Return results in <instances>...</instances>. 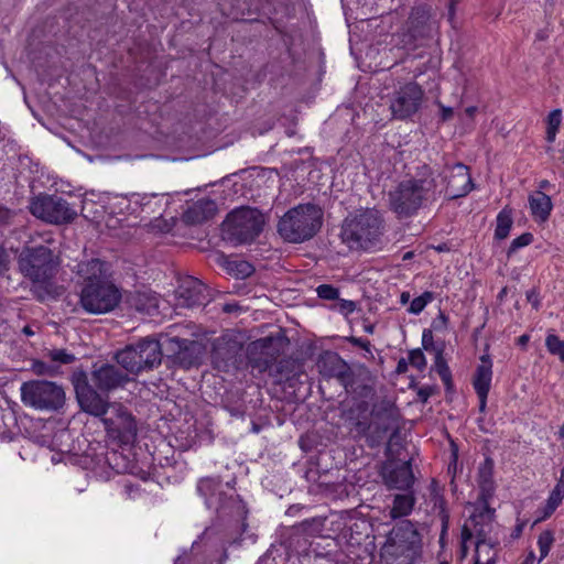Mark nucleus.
<instances>
[{
  "label": "nucleus",
  "mask_w": 564,
  "mask_h": 564,
  "mask_svg": "<svg viewBox=\"0 0 564 564\" xmlns=\"http://www.w3.org/2000/svg\"><path fill=\"white\" fill-rule=\"evenodd\" d=\"M437 185L433 171L423 165L416 175L405 178L389 192L390 209L398 218H410L436 200Z\"/></svg>",
  "instance_id": "1"
},
{
  "label": "nucleus",
  "mask_w": 564,
  "mask_h": 564,
  "mask_svg": "<svg viewBox=\"0 0 564 564\" xmlns=\"http://www.w3.org/2000/svg\"><path fill=\"white\" fill-rule=\"evenodd\" d=\"M77 273L85 280L79 304L89 314H106L115 310L121 300L119 289L105 276L104 263L91 259L77 265Z\"/></svg>",
  "instance_id": "2"
},
{
  "label": "nucleus",
  "mask_w": 564,
  "mask_h": 564,
  "mask_svg": "<svg viewBox=\"0 0 564 564\" xmlns=\"http://www.w3.org/2000/svg\"><path fill=\"white\" fill-rule=\"evenodd\" d=\"M18 264L21 273L31 280V291L40 301L58 295V288L53 282L57 271V259L50 248L39 246L21 251Z\"/></svg>",
  "instance_id": "3"
},
{
  "label": "nucleus",
  "mask_w": 564,
  "mask_h": 564,
  "mask_svg": "<svg viewBox=\"0 0 564 564\" xmlns=\"http://www.w3.org/2000/svg\"><path fill=\"white\" fill-rule=\"evenodd\" d=\"M421 558V535L409 521L395 525L380 549L382 564H417Z\"/></svg>",
  "instance_id": "4"
},
{
  "label": "nucleus",
  "mask_w": 564,
  "mask_h": 564,
  "mask_svg": "<svg viewBox=\"0 0 564 564\" xmlns=\"http://www.w3.org/2000/svg\"><path fill=\"white\" fill-rule=\"evenodd\" d=\"M382 231L383 219L379 210L360 209L345 219L341 239L351 250H368L378 245Z\"/></svg>",
  "instance_id": "5"
},
{
  "label": "nucleus",
  "mask_w": 564,
  "mask_h": 564,
  "mask_svg": "<svg viewBox=\"0 0 564 564\" xmlns=\"http://www.w3.org/2000/svg\"><path fill=\"white\" fill-rule=\"evenodd\" d=\"M322 209L313 204L293 207L279 221V234L289 242L311 239L322 226Z\"/></svg>",
  "instance_id": "6"
},
{
  "label": "nucleus",
  "mask_w": 564,
  "mask_h": 564,
  "mask_svg": "<svg viewBox=\"0 0 564 564\" xmlns=\"http://www.w3.org/2000/svg\"><path fill=\"white\" fill-rule=\"evenodd\" d=\"M162 347L163 345H161L158 339L145 337L118 351L116 354V360L127 371L139 373L161 364Z\"/></svg>",
  "instance_id": "7"
},
{
  "label": "nucleus",
  "mask_w": 564,
  "mask_h": 564,
  "mask_svg": "<svg viewBox=\"0 0 564 564\" xmlns=\"http://www.w3.org/2000/svg\"><path fill=\"white\" fill-rule=\"evenodd\" d=\"M21 400L24 405L39 411H57L65 403L64 389L47 380H31L21 386Z\"/></svg>",
  "instance_id": "8"
},
{
  "label": "nucleus",
  "mask_w": 564,
  "mask_h": 564,
  "mask_svg": "<svg viewBox=\"0 0 564 564\" xmlns=\"http://www.w3.org/2000/svg\"><path fill=\"white\" fill-rule=\"evenodd\" d=\"M264 216L257 208L241 207L231 212L225 224L227 238L235 243L252 241L262 231Z\"/></svg>",
  "instance_id": "9"
},
{
  "label": "nucleus",
  "mask_w": 564,
  "mask_h": 564,
  "mask_svg": "<svg viewBox=\"0 0 564 564\" xmlns=\"http://www.w3.org/2000/svg\"><path fill=\"white\" fill-rule=\"evenodd\" d=\"M494 516L495 510L489 508L486 500H484L474 509L464 524V536L466 539L475 538L476 547L480 544H486L488 547L494 549L497 543V538L492 536L495 530Z\"/></svg>",
  "instance_id": "10"
},
{
  "label": "nucleus",
  "mask_w": 564,
  "mask_h": 564,
  "mask_svg": "<svg viewBox=\"0 0 564 564\" xmlns=\"http://www.w3.org/2000/svg\"><path fill=\"white\" fill-rule=\"evenodd\" d=\"M33 216L50 224L72 221L77 213L62 197L55 195H39L30 205Z\"/></svg>",
  "instance_id": "11"
},
{
  "label": "nucleus",
  "mask_w": 564,
  "mask_h": 564,
  "mask_svg": "<svg viewBox=\"0 0 564 564\" xmlns=\"http://www.w3.org/2000/svg\"><path fill=\"white\" fill-rule=\"evenodd\" d=\"M73 383L76 399L84 412L97 417H101L107 413L110 408L108 399L94 389L85 372L75 373Z\"/></svg>",
  "instance_id": "12"
},
{
  "label": "nucleus",
  "mask_w": 564,
  "mask_h": 564,
  "mask_svg": "<svg viewBox=\"0 0 564 564\" xmlns=\"http://www.w3.org/2000/svg\"><path fill=\"white\" fill-rule=\"evenodd\" d=\"M424 97L421 86L409 82L397 89L390 102L392 117L404 120L412 117L420 109Z\"/></svg>",
  "instance_id": "13"
},
{
  "label": "nucleus",
  "mask_w": 564,
  "mask_h": 564,
  "mask_svg": "<svg viewBox=\"0 0 564 564\" xmlns=\"http://www.w3.org/2000/svg\"><path fill=\"white\" fill-rule=\"evenodd\" d=\"M163 347L174 364L184 369L198 366L203 359L205 348L196 340L181 339L178 337H166Z\"/></svg>",
  "instance_id": "14"
},
{
  "label": "nucleus",
  "mask_w": 564,
  "mask_h": 564,
  "mask_svg": "<svg viewBox=\"0 0 564 564\" xmlns=\"http://www.w3.org/2000/svg\"><path fill=\"white\" fill-rule=\"evenodd\" d=\"M354 392L359 394L361 399H356L352 405L346 412V419L351 427L359 434L365 435L371 427L368 420L369 402L375 391L371 383H365L360 387L352 388Z\"/></svg>",
  "instance_id": "15"
},
{
  "label": "nucleus",
  "mask_w": 564,
  "mask_h": 564,
  "mask_svg": "<svg viewBox=\"0 0 564 564\" xmlns=\"http://www.w3.org/2000/svg\"><path fill=\"white\" fill-rule=\"evenodd\" d=\"M447 182L446 194L449 198L466 196L474 187L469 170L463 163H456L444 171Z\"/></svg>",
  "instance_id": "16"
},
{
  "label": "nucleus",
  "mask_w": 564,
  "mask_h": 564,
  "mask_svg": "<svg viewBox=\"0 0 564 564\" xmlns=\"http://www.w3.org/2000/svg\"><path fill=\"white\" fill-rule=\"evenodd\" d=\"M382 478L389 489L408 490L414 482L411 462L387 463L382 467Z\"/></svg>",
  "instance_id": "17"
},
{
  "label": "nucleus",
  "mask_w": 564,
  "mask_h": 564,
  "mask_svg": "<svg viewBox=\"0 0 564 564\" xmlns=\"http://www.w3.org/2000/svg\"><path fill=\"white\" fill-rule=\"evenodd\" d=\"M206 286L197 279L187 276L180 282L176 290L178 305L193 307L207 301Z\"/></svg>",
  "instance_id": "18"
},
{
  "label": "nucleus",
  "mask_w": 564,
  "mask_h": 564,
  "mask_svg": "<svg viewBox=\"0 0 564 564\" xmlns=\"http://www.w3.org/2000/svg\"><path fill=\"white\" fill-rule=\"evenodd\" d=\"M91 383L102 392L113 390L127 381V376L112 365L94 367L90 375Z\"/></svg>",
  "instance_id": "19"
},
{
  "label": "nucleus",
  "mask_w": 564,
  "mask_h": 564,
  "mask_svg": "<svg viewBox=\"0 0 564 564\" xmlns=\"http://www.w3.org/2000/svg\"><path fill=\"white\" fill-rule=\"evenodd\" d=\"M371 415L373 417L378 438H381L389 430L394 429L399 420V413L395 405L386 400L373 405Z\"/></svg>",
  "instance_id": "20"
},
{
  "label": "nucleus",
  "mask_w": 564,
  "mask_h": 564,
  "mask_svg": "<svg viewBox=\"0 0 564 564\" xmlns=\"http://www.w3.org/2000/svg\"><path fill=\"white\" fill-rule=\"evenodd\" d=\"M110 408L116 413L117 420L112 417L104 419L102 422L107 430L117 431L129 436L137 434V426L132 415L121 404L113 403Z\"/></svg>",
  "instance_id": "21"
},
{
  "label": "nucleus",
  "mask_w": 564,
  "mask_h": 564,
  "mask_svg": "<svg viewBox=\"0 0 564 564\" xmlns=\"http://www.w3.org/2000/svg\"><path fill=\"white\" fill-rule=\"evenodd\" d=\"M319 372L327 377L339 378L346 383V377L348 375L347 364L335 352L325 354L317 364Z\"/></svg>",
  "instance_id": "22"
},
{
  "label": "nucleus",
  "mask_w": 564,
  "mask_h": 564,
  "mask_svg": "<svg viewBox=\"0 0 564 564\" xmlns=\"http://www.w3.org/2000/svg\"><path fill=\"white\" fill-rule=\"evenodd\" d=\"M237 350L236 343H230L225 337L216 339L212 352L213 364L218 369H225L229 364L235 362Z\"/></svg>",
  "instance_id": "23"
},
{
  "label": "nucleus",
  "mask_w": 564,
  "mask_h": 564,
  "mask_svg": "<svg viewBox=\"0 0 564 564\" xmlns=\"http://www.w3.org/2000/svg\"><path fill=\"white\" fill-rule=\"evenodd\" d=\"M563 499H564V481L561 479L555 485L553 490L551 491L543 508L536 510V512H535L536 518L533 521V523L531 524V528L534 524L550 518L553 514V512L557 509V507L562 503Z\"/></svg>",
  "instance_id": "24"
},
{
  "label": "nucleus",
  "mask_w": 564,
  "mask_h": 564,
  "mask_svg": "<svg viewBox=\"0 0 564 564\" xmlns=\"http://www.w3.org/2000/svg\"><path fill=\"white\" fill-rule=\"evenodd\" d=\"M219 488L220 481L215 478H204L197 485V490L205 497L207 505L217 510L225 508Z\"/></svg>",
  "instance_id": "25"
},
{
  "label": "nucleus",
  "mask_w": 564,
  "mask_h": 564,
  "mask_svg": "<svg viewBox=\"0 0 564 564\" xmlns=\"http://www.w3.org/2000/svg\"><path fill=\"white\" fill-rule=\"evenodd\" d=\"M492 370L489 359L481 358V364L477 367L473 384L477 395L488 394L491 387Z\"/></svg>",
  "instance_id": "26"
},
{
  "label": "nucleus",
  "mask_w": 564,
  "mask_h": 564,
  "mask_svg": "<svg viewBox=\"0 0 564 564\" xmlns=\"http://www.w3.org/2000/svg\"><path fill=\"white\" fill-rule=\"evenodd\" d=\"M478 485L481 490L484 500L489 498L495 490L494 482V460L486 457L485 460L478 467Z\"/></svg>",
  "instance_id": "27"
},
{
  "label": "nucleus",
  "mask_w": 564,
  "mask_h": 564,
  "mask_svg": "<svg viewBox=\"0 0 564 564\" xmlns=\"http://www.w3.org/2000/svg\"><path fill=\"white\" fill-rule=\"evenodd\" d=\"M216 204L209 199H200L196 202L185 214V218L189 223H202L214 216L216 213Z\"/></svg>",
  "instance_id": "28"
},
{
  "label": "nucleus",
  "mask_w": 564,
  "mask_h": 564,
  "mask_svg": "<svg viewBox=\"0 0 564 564\" xmlns=\"http://www.w3.org/2000/svg\"><path fill=\"white\" fill-rule=\"evenodd\" d=\"M553 208L551 197L541 191L531 195V215L536 220L544 223L547 220Z\"/></svg>",
  "instance_id": "29"
},
{
  "label": "nucleus",
  "mask_w": 564,
  "mask_h": 564,
  "mask_svg": "<svg viewBox=\"0 0 564 564\" xmlns=\"http://www.w3.org/2000/svg\"><path fill=\"white\" fill-rule=\"evenodd\" d=\"M415 503V498L412 492L395 495L390 510V517L398 519L406 517L411 513Z\"/></svg>",
  "instance_id": "30"
},
{
  "label": "nucleus",
  "mask_w": 564,
  "mask_h": 564,
  "mask_svg": "<svg viewBox=\"0 0 564 564\" xmlns=\"http://www.w3.org/2000/svg\"><path fill=\"white\" fill-rule=\"evenodd\" d=\"M159 304L160 299L151 292L138 293L133 299L135 310L145 315H153L158 311Z\"/></svg>",
  "instance_id": "31"
},
{
  "label": "nucleus",
  "mask_w": 564,
  "mask_h": 564,
  "mask_svg": "<svg viewBox=\"0 0 564 564\" xmlns=\"http://www.w3.org/2000/svg\"><path fill=\"white\" fill-rule=\"evenodd\" d=\"M429 20V12L425 8H416L408 20L409 30L413 37L425 35V24Z\"/></svg>",
  "instance_id": "32"
},
{
  "label": "nucleus",
  "mask_w": 564,
  "mask_h": 564,
  "mask_svg": "<svg viewBox=\"0 0 564 564\" xmlns=\"http://www.w3.org/2000/svg\"><path fill=\"white\" fill-rule=\"evenodd\" d=\"M512 217L510 210L503 208L497 216V225L495 236L498 239H505L508 237L512 227Z\"/></svg>",
  "instance_id": "33"
},
{
  "label": "nucleus",
  "mask_w": 564,
  "mask_h": 564,
  "mask_svg": "<svg viewBox=\"0 0 564 564\" xmlns=\"http://www.w3.org/2000/svg\"><path fill=\"white\" fill-rule=\"evenodd\" d=\"M562 122V111L561 109H555L551 111L546 118V141L549 143L554 142L557 130Z\"/></svg>",
  "instance_id": "34"
},
{
  "label": "nucleus",
  "mask_w": 564,
  "mask_h": 564,
  "mask_svg": "<svg viewBox=\"0 0 564 564\" xmlns=\"http://www.w3.org/2000/svg\"><path fill=\"white\" fill-rule=\"evenodd\" d=\"M554 541V532L552 530H545L538 536L536 545L540 553L538 558L539 562L543 561L549 555Z\"/></svg>",
  "instance_id": "35"
},
{
  "label": "nucleus",
  "mask_w": 564,
  "mask_h": 564,
  "mask_svg": "<svg viewBox=\"0 0 564 564\" xmlns=\"http://www.w3.org/2000/svg\"><path fill=\"white\" fill-rule=\"evenodd\" d=\"M545 346L549 352L564 362V340L554 334L547 335Z\"/></svg>",
  "instance_id": "36"
},
{
  "label": "nucleus",
  "mask_w": 564,
  "mask_h": 564,
  "mask_svg": "<svg viewBox=\"0 0 564 564\" xmlns=\"http://www.w3.org/2000/svg\"><path fill=\"white\" fill-rule=\"evenodd\" d=\"M474 564H496V551L486 544L477 546Z\"/></svg>",
  "instance_id": "37"
},
{
  "label": "nucleus",
  "mask_w": 564,
  "mask_h": 564,
  "mask_svg": "<svg viewBox=\"0 0 564 564\" xmlns=\"http://www.w3.org/2000/svg\"><path fill=\"white\" fill-rule=\"evenodd\" d=\"M434 300V294L430 291H425L423 294H421L420 296L413 299L411 302H410V306L408 308V312L410 314H414V315H417L420 314L424 308L425 306L431 303L432 301Z\"/></svg>",
  "instance_id": "38"
},
{
  "label": "nucleus",
  "mask_w": 564,
  "mask_h": 564,
  "mask_svg": "<svg viewBox=\"0 0 564 564\" xmlns=\"http://www.w3.org/2000/svg\"><path fill=\"white\" fill-rule=\"evenodd\" d=\"M434 370L438 373L442 381L446 387H449L452 383V375L451 370L443 358L442 354H437L434 361Z\"/></svg>",
  "instance_id": "39"
},
{
  "label": "nucleus",
  "mask_w": 564,
  "mask_h": 564,
  "mask_svg": "<svg viewBox=\"0 0 564 564\" xmlns=\"http://www.w3.org/2000/svg\"><path fill=\"white\" fill-rule=\"evenodd\" d=\"M228 270L236 273L237 276H249L253 269L250 263L246 261H231L228 262Z\"/></svg>",
  "instance_id": "40"
},
{
  "label": "nucleus",
  "mask_w": 564,
  "mask_h": 564,
  "mask_svg": "<svg viewBox=\"0 0 564 564\" xmlns=\"http://www.w3.org/2000/svg\"><path fill=\"white\" fill-rule=\"evenodd\" d=\"M409 362L417 370H423L426 366V359L420 348L413 349L409 352Z\"/></svg>",
  "instance_id": "41"
},
{
  "label": "nucleus",
  "mask_w": 564,
  "mask_h": 564,
  "mask_svg": "<svg viewBox=\"0 0 564 564\" xmlns=\"http://www.w3.org/2000/svg\"><path fill=\"white\" fill-rule=\"evenodd\" d=\"M32 371L39 376H45V375L52 376L57 371V369L55 366L47 365L46 362H44L42 360H34L32 362Z\"/></svg>",
  "instance_id": "42"
},
{
  "label": "nucleus",
  "mask_w": 564,
  "mask_h": 564,
  "mask_svg": "<svg viewBox=\"0 0 564 564\" xmlns=\"http://www.w3.org/2000/svg\"><path fill=\"white\" fill-rule=\"evenodd\" d=\"M316 293L321 299L324 300H336L338 299L339 291L330 284H321L316 289Z\"/></svg>",
  "instance_id": "43"
},
{
  "label": "nucleus",
  "mask_w": 564,
  "mask_h": 564,
  "mask_svg": "<svg viewBox=\"0 0 564 564\" xmlns=\"http://www.w3.org/2000/svg\"><path fill=\"white\" fill-rule=\"evenodd\" d=\"M48 356L52 361H56V362L65 364V365L73 362L75 359L73 355L67 354L64 349L51 350L48 352Z\"/></svg>",
  "instance_id": "44"
},
{
  "label": "nucleus",
  "mask_w": 564,
  "mask_h": 564,
  "mask_svg": "<svg viewBox=\"0 0 564 564\" xmlns=\"http://www.w3.org/2000/svg\"><path fill=\"white\" fill-rule=\"evenodd\" d=\"M529 245V234L524 232L518 238L513 239L511 246L509 248L508 254L511 256L519 248L525 247Z\"/></svg>",
  "instance_id": "45"
},
{
  "label": "nucleus",
  "mask_w": 564,
  "mask_h": 564,
  "mask_svg": "<svg viewBox=\"0 0 564 564\" xmlns=\"http://www.w3.org/2000/svg\"><path fill=\"white\" fill-rule=\"evenodd\" d=\"M14 216L15 213L12 209L0 205V227L10 225Z\"/></svg>",
  "instance_id": "46"
},
{
  "label": "nucleus",
  "mask_w": 564,
  "mask_h": 564,
  "mask_svg": "<svg viewBox=\"0 0 564 564\" xmlns=\"http://www.w3.org/2000/svg\"><path fill=\"white\" fill-rule=\"evenodd\" d=\"M346 340L349 341L354 346L360 347L367 354L371 355V344L369 340L360 338V337H354V336L347 337Z\"/></svg>",
  "instance_id": "47"
},
{
  "label": "nucleus",
  "mask_w": 564,
  "mask_h": 564,
  "mask_svg": "<svg viewBox=\"0 0 564 564\" xmlns=\"http://www.w3.org/2000/svg\"><path fill=\"white\" fill-rule=\"evenodd\" d=\"M336 306L338 312H340L344 315L351 314L356 310L355 302L348 300H340Z\"/></svg>",
  "instance_id": "48"
},
{
  "label": "nucleus",
  "mask_w": 564,
  "mask_h": 564,
  "mask_svg": "<svg viewBox=\"0 0 564 564\" xmlns=\"http://www.w3.org/2000/svg\"><path fill=\"white\" fill-rule=\"evenodd\" d=\"M527 525V521L525 520H518L512 533H511V538L512 539H518L521 536L524 528Z\"/></svg>",
  "instance_id": "49"
},
{
  "label": "nucleus",
  "mask_w": 564,
  "mask_h": 564,
  "mask_svg": "<svg viewBox=\"0 0 564 564\" xmlns=\"http://www.w3.org/2000/svg\"><path fill=\"white\" fill-rule=\"evenodd\" d=\"M440 108H441V118L443 121H447L449 120L452 117H453V108L451 107H446L442 104H438Z\"/></svg>",
  "instance_id": "50"
},
{
  "label": "nucleus",
  "mask_w": 564,
  "mask_h": 564,
  "mask_svg": "<svg viewBox=\"0 0 564 564\" xmlns=\"http://www.w3.org/2000/svg\"><path fill=\"white\" fill-rule=\"evenodd\" d=\"M455 7H456V0H449L447 20L452 25H454V21H455Z\"/></svg>",
  "instance_id": "51"
},
{
  "label": "nucleus",
  "mask_w": 564,
  "mask_h": 564,
  "mask_svg": "<svg viewBox=\"0 0 564 564\" xmlns=\"http://www.w3.org/2000/svg\"><path fill=\"white\" fill-rule=\"evenodd\" d=\"M271 341H272L271 337H265V338H261V339L257 340L253 345H254V348L264 349L271 344Z\"/></svg>",
  "instance_id": "52"
},
{
  "label": "nucleus",
  "mask_w": 564,
  "mask_h": 564,
  "mask_svg": "<svg viewBox=\"0 0 564 564\" xmlns=\"http://www.w3.org/2000/svg\"><path fill=\"white\" fill-rule=\"evenodd\" d=\"M409 361H406L405 359H400L399 362H398V366H397V372L398 373H404L406 372L408 370V366H409Z\"/></svg>",
  "instance_id": "53"
},
{
  "label": "nucleus",
  "mask_w": 564,
  "mask_h": 564,
  "mask_svg": "<svg viewBox=\"0 0 564 564\" xmlns=\"http://www.w3.org/2000/svg\"><path fill=\"white\" fill-rule=\"evenodd\" d=\"M7 252L6 250L0 247V270L4 269L7 267Z\"/></svg>",
  "instance_id": "54"
},
{
  "label": "nucleus",
  "mask_w": 564,
  "mask_h": 564,
  "mask_svg": "<svg viewBox=\"0 0 564 564\" xmlns=\"http://www.w3.org/2000/svg\"><path fill=\"white\" fill-rule=\"evenodd\" d=\"M487 397L488 394L478 395L479 399V411L485 412L487 405Z\"/></svg>",
  "instance_id": "55"
},
{
  "label": "nucleus",
  "mask_w": 564,
  "mask_h": 564,
  "mask_svg": "<svg viewBox=\"0 0 564 564\" xmlns=\"http://www.w3.org/2000/svg\"><path fill=\"white\" fill-rule=\"evenodd\" d=\"M400 302L402 304H408L411 302V295L409 292H402L400 295Z\"/></svg>",
  "instance_id": "56"
},
{
  "label": "nucleus",
  "mask_w": 564,
  "mask_h": 564,
  "mask_svg": "<svg viewBox=\"0 0 564 564\" xmlns=\"http://www.w3.org/2000/svg\"><path fill=\"white\" fill-rule=\"evenodd\" d=\"M477 112V107L470 106L465 109V113L469 118H474L475 113Z\"/></svg>",
  "instance_id": "57"
},
{
  "label": "nucleus",
  "mask_w": 564,
  "mask_h": 564,
  "mask_svg": "<svg viewBox=\"0 0 564 564\" xmlns=\"http://www.w3.org/2000/svg\"><path fill=\"white\" fill-rule=\"evenodd\" d=\"M551 186L550 182L546 181V180H543L539 183V189L538 191H541L542 189H547L549 187Z\"/></svg>",
  "instance_id": "58"
},
{
  "label": "nucleus",
  "mask_w": 564,
  "mask_h": 564,
  "mask_svg": "<svg viewBox=\"0 0 564 564\" xmlns=\"http://www.w3.org/2000/svg\"><path fill=\"white\" fill-rule=\"evenodd\" d=\"M22 333L26 336H33L35 334L31 326H24Z\"/></svg>",
  "instance_id": "59"
},
{
  "label": "nucleus",
  "mask_w": 564,
  "mask_h": 564,
  "mask_svg": "<svg viewBox=\"0 0 564 564\" xmlns=\"http://www.w3.org/2000/svg\"><path fill=\"white\" fill-rule=\"evenodd\" d=\"M419 395L422 399V401L425 402L430 397V392L426 391L425 389H422V390H420Z\"/></svg>",
  "instance_id": "60"
},
{
  "label": "nucleus",
  "mask_w": 564,
  "mask_h": 564,
  "mask_svg": "<svg viewBox=\"0 0 564 564\" xmlns=\"http://www.w3.org/2000/svg\"><path fill=\"white\" fill-rule=\"evenodd\" d=\"M529 340V336L527 334H523L521 335L519 338H518V341L521 346H524L527 344V341Z\"/></svg>",
  "instance_id": "61"
},
{
  "label": "nucleus",
  "mask_w": 564,
  "mask_h": 564,
  "mask_svg": "<svg viewBox=\"0 0 564 564\" xmlns=\"http://www.w3.org/2000/svg\"><path fill=\"white\" fill-rule=\"evenodd\" d=\"M373 329H375V326H373V325H366V326H365V332H366V333L372 334V333H373Z\"/></svg>",
  "instance_id": "62"
},
{
  "label": "nucleus",
  "mask_w": 564,
  "mask_h": 564,
  "mask_svg": "<svg viewBox=\"0 0 564 564\" xmlns=\"http://www.w3.org/2000/svg\"><path fill=\"white\" fill-rule=\"evenodd\" d=\"M361 373H362L366 378H368V379L370 380V372H369V370H368L367 368H362V369H361Z\"/></svg>",
  "instance_id": "63"
},
{
  "label": "nucleus",
  "mask_w": 564,
  "mask_h": 564,
  "mask_svg": "<svg viewBox=\"0 0 564 564\" xmlns=\"http://www.w3.org/2000/svg\"><path fill=\"white\" fill-rule=\"evenodd\" d=\"M560 436L564 437V422L563 425L560 427Z\"/></svg>",
  "instance_id": "64"
}]
</instances>
